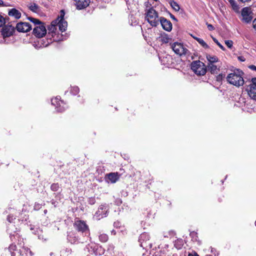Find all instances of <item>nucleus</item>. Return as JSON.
<instances>
[{
    "mask_svg": "<svg viewBox=\"0 0 256 256\" xmlns=\"http://www.w3.org/2000/svg\"><path fill=\"white\" fill-rule=\"evenodd\" d=\"M243 74L244 72L242 70H236L228 75L226 80L229 84L236 87L242 86L244 84Z\"/></svg>",
    "mask_w": 256,
    "mask_h": 256,
    "instance_id": "nucleus-1",
    "label": "nucleus"
},
{
    "mask_svg": "<svg viewBox=\"0 0 256 256\" xmlns=\"http://www.w3.org/2000/svg\"><path fill=\"white\" fill-rule=\"evenodd\" d=\"M28 20L35 25H36L34 28L33 30L34 34L36 36L40 38L46 35V30L44 24L38 20L31 17L28 18Z\"/></svg>",
    "mask_w": 256,
    "mask_h": 256,
    "instance_id": "nucleus-2",
    "label": "nucleus"
},
{
    "mask_svg": "<svg viewBox=\"0 0 256 256\" xmlns=\"http://www.w3.org/2000/svg\"><path fill=\"white\" fill-rule=\"evenodd\" d=\"M146 18L152 26H156L159 24L160 18L158 14L152 8L148 10Z\"/></svg>",
    "mask_w": 256,
    "mask_h": 256,
    "instance_id": "nucleus-3",
    "label": "nucleus"
},
{
    "mask_svg": "<svg viewBox=\"0 0 256 256\" xmlns=\"http://www.w3.org/2000/svg\"><path fill=\"white\" fill-rule=\"evenodd\" d=\"M191 68L198 76H204L206 72L205 64L200 60L194 61L191 64Z\"/></svg>",
    "mask_w": 256,
    "mask_h": 256,
    "instance_id": "nucleus-4",
    "label": "nucleus"
},
{
    "mask_svg": "<svg viewBox=\"0 0 256 256\" xmlns=\"http://www.w3.org/2000/svg\"><path fill=\"white\" fill-rule=\"evenodd\" d=\"M171 48L176 54L180 56L186 55L189 52L188 50L180 42H176L172 44Z\"/></svg>",
    "mask_w": 256,
    "mask_h": 256,
    "instance_id": "nucleus-5",
    "label": "nucleus"
},
{
    "mask_svg": "<svg viewBox=\"0 0 256 256\" xmlns=\"http://www.w3.org/2000/svg\"><path fill=\"white\" fill-rule=\"evenodd\" d=\"M138 242L140 243V246L146 250L151 248L152 246V243L150 240V236L147 233L142 234L140 236Z\"/></svg>",
    "mask_w": 256,
    "mask_h": 256,
    "instance_id": "nucleus-6",
    "label": "nucleus"
},
{
    "mask_svg": "<svg viewBox=\"0 0 256 256\" xmlns=\"http://www.w3.org/2000/svg\"><path fill=\"white\" fill-rule=\"evenodd\" d=\"M84 250L95 255H100L104 254V249L100 246L92 242L88 244L84 248Z\"/></svg>",
    "mask_w": 256,
    "mask_h": 256,
    "instance_id": "nucleus-7",
    "label": "nucleus"
},
{
    "mask_svg": "<svg viewBox=\"0 0 256 256\" xmlns=\"http://www.w3.org/2000/svg\"><path fill=\"white\" fill-rule=\"evenodd\" d=\"M51 102L52 104L55 106V108L58 112H62L68 107L66 104L60 100V98L59 96L52 98Z\"/></svg>",
    "mask_w": 256,
    "mask_h": 256,
    "instance_id": "nucleus-8",
    "label": "nucleus"
},
{
    "mask_svg": "<svg viewBox=\"0 0 256 256\" xmlns=\"http://www.w3.org/2000/svg\"><path fill=\"white\" fill-rule=\"evenodd\" d=\"M108 206L106 204H102L95 213L94 218L96 220H100L101 218L106 217L108 214Z\"/></svg>",
    "mask_w": 256,
    "mask_h": 256,
    "instance_id": "nucleus-9",
    "label": "nucleus"
},
{
    "mask_svg": "<svg viewBox=\"0 0 256 256\" xmlns=\"http://www.w3.org/2000/svg\"><path fill=\"white\" fill-rule=\"evenodd\" d=\"M65 13L64 10L60 12V16H58L56 19H58L57 22V26H58L59 30L62 32L66 31L68 24L67 22L64 20Z\"/></svg>",
    "mask_w": 256,
    "mask_h": 256,
    "instance_id": "nucleus-10",
    "label": "nucleus"
},
{
    "mask_svg": "<svg viewBox=\"0 0 256 256\" xmlns=\"http://www.w3.org/2000/svg\"><path fill=\"white\" fill-rule=\"evenodd\" d=\"M14 30V27L12 26L6 25L3 27L1 31L2 35V40L0 41V42H5V38L11 36Z\"/></svg>",
    "mask_w": 256,
    "mask_h": 256,
    "instance_id": "nucleus-11",
    "label": "nucleus"
},
{
    "mask_svg": "<svg viewBox=\"0 0 256 256\" xmlns=\"http://www.w3.org/2000/svg\"><path fill=\"white\" fill-rule=\"evenodd\" d=\"M248 92L252 98L256 100V78H252L250 84L248 88Z\"/></svg>",
    "mask_w": 256,
    "mask_h": 256,
    "instance_id": "nucleus-12",
    "label": "nucleus"
},
{
    "mask_svg": "<svg viewBox=\"0 0 256 256\" xmlns=\"http://www.w3.org/2000/svg\"><path fill=\"white\" fill-rule=\"evenodd\" d=\"M74 227L78 232H82L88 231V226L84 220H76L74 223Z\"/></svg>",
    "mask_w": 256,
    "mask_h": 256,
    "instance_id": "nucleus-13",
    "label": "nucleus"
},
{
    "mask_svg": "<svg viewBox=\"0 0 256 256\" xmlns=\"http://www.w3.org/2000/svg\"><path fill=\"white\" fill-rule=\"evenodd\" d=\"M251 12L250 8L248 7L244 8L242 10V20L246 23H250L252 17L250 16Z\"/></svg>",
    "mask_w": 256,
    "mask_h": 256,
    "instance_id": "nucleus-14",
    "label": "nucleus"
},
{
    "mask_svg": "<svg viewBox=\"0 0 256 256\" xmlns=\"http://www.w3.org/2000/svg\"><path fill=\"white\" fill-rule=\"evenodd\" d=\"M16 28L19 32H26L32 29V26L26 22H21L16 24Z\"/></svg>",
    "mask_w": 256,
    "mask_h": 256,
    "instance_id": "nucleus-15",
    "label": "nucleus"
},
{
    "mask_svg": "<svg viewBox=\"0 0 256 256\" xmlns=\"http://www.w3.org/2000/svg\"><path fill=\"white\" fill-rule=\"evenodd\" d=\"M162 28L166 31L170 32L172 30V22L164 17L160 18V21Z\"/></svg>",
    "mask_w": 256,
    "mask_h": 256,
    "instance_id": "nucleus-16",
    "label": "nucleus"
},
{
    "mask_svg": "<svg viewBox=\"0 0 256 256\" xmlns=\"http://www.w3.org/2000/svg\"><path fill=\"white\" fill-rule=\"evenodd\" d=\"M106 180L108 182L112 184L116 182L120 178V175L118 172H110L106 176Z\"/></svg>",
    "mask_w": 256,
    "mask_h": 256,
    "instance_id": "nucleus-17",
    "label": "nucleus"
},
{
    "mask_svg": "<svg viewBox=\"0 0 256 256\" xmlns=\"http://www.w3.org/2000/svg\"><path fill=\"white\" fill-rule=\"evenodd\" d=\"M76 6L78 9L82 10L86 8L90 4V0H75Z\"/></svg>",
    "mask_w": 256,
    "mask_h": 256,
    "instance_id": "nucleus-18",
    "label": "nucleus"
},
{
    "mask_svg": "<svg viewBox=\"0 0 256 256\" xmlns=\"http://www.w3.org/2000/svg\"><path fill=\"white\" fill-rule=\"evenodd\" d=\"M58 19H56L52 22L50 26H48V34L51 33L52 36L54 34H56V30L57 22Z\"/></svg>",
    "mask_w": 256,
    "mask_h": 256,
    "instance_id": "nucleus-19",
    "label": "nucleus"
},
{
    "mask_svg": "<svg viewBox=\"0 0 256 256\" xmlns=\"http://www.w3.org/2000/svg\"><path fill=\"white\" fill-rule=\"evenodd\" d=\"M220 66H218L214 64H208L207 68L212 74H217L220 70Z\"/></svg>",
    "mask_w": 256,
    "mask_h": 256,
    "instance_id": "nucleus-20",
    "label": "nucleus"
},
{
    "mask_svg": "<svg viewBox=\"0 0 256 256\" xmlns=\"http://www.w3.org/2000/svg\"><path fill=\"white\" fill-rule=\"evenodd\" d=\"M20 254L22 256H32L33 254L29 248L24 246L20 249Z\"/></svg>",
    "mask_w": 256,
    "mask_h": 256,
    "instance_id": "nucleus-21",
    "label": "nucleus"
},
{
    "mask_svg": "<svg viewBox=\"0 0 256 256\" xmlns=\"http://www.w3.org/2000/svg\"><path fill=\"white\" fill-rule=\"evenodd\" d=\"M29 9L32 12L38 14L42 12L40 7L36 3H31L28 6Z\"/></svg>",
    "mask_w": 256,
    "mask_h": 256,
    "instance_id": "nucleus-22",
    "label": "nucleus"
},
{
    "mask_svg": "<svg viewBox=\"0 0 256 256\" xmlns=\"http://www.w3.org/2000/svg\"><path fill=\"white\" fill-rule=\"evenodd\" d=\"M8 15L13 16L16 19H18L21 16V13L16 8H12L8 12Z\"/></svg>",
    "mask_w": 256,
    "mask_h": 256,
    "instance_id": "nucleus-23",
    "label": "nucleus"
},
{
    "mask_svg": "<svg viewBox=\"0 0 256 256\" xmlns=\"http://www.w3.org/2000/svg\"><path fill=\"white\" fill-rule=\"evenodd\" d=\"M206 58L208 61V64H215L218 61V58L215 56L207 54Z\"/></svg>",
    "mask_w": 256,
    "mask_h": 256,
    "instance_id": "nucleus-24",
    "label": "nucleus"
},
{
    "mask_svg": "<svg viewBox=\"0 0 256 256\" xmlns=\"http://www.w3.org/2000/svg\"><path fill=\"white\" fill-rule=\"evenodd\" d=\"M184 245V242L182 239H177L174 242V246L178 250L181 249Z\"/></svg>",
    "mask_w": 256,
    "mask_h": 256,
    "instance_id": "nucleus-25",
    "label": "nucleus"
},
{
    "mask_svg": "<svg viewBox=\"0 0 256 256\" xmlns=\"http://www.w3.org/2000/svg\"><path fill=\"white\" fill-rule=\"evenodd\" d=\"M169 3L170 6L174 10H176V12H178L180 10V7L178 4L175 1H174V0H170Z\"/></svg>",
    "mask_w": 256,
    "mask_h": 256,
    "instance_id": "nucleus-26",
    "label": "nucleus"
},
{
    "mask_svg": "<svg viewBox=\"0 0 256 256\" xmlns=\"http://www.w3.org/2000/svg\"><path fill=\"white\" fill-rule=\"evenodd\" d=\"M68 241L72 244H74L78 240V238L73 234H68Z\"/></svg>",
    "mask_w": 256,
    "mask_h": 256,
    "instance_id": "nucleus-27",
    "label": "nucleus"
},
{
    "mask_svg": "<svg viewBox=\"0 0 256 256\" xmlns=\"http://www.w3.org/2000/svg\"><path fill=\"white\" fill-rule=\"evenodd\" d=\"M196 41L204 48H208L209 46L206 44V42L202 38H196Z\"/></svg>",
    "mask_w": 256,
    "mask_h": 256,
    "instance_id": "nucleus-28",
    "label": "nucleus"
},
{
    "mask_svg": "<svg viewBox=\"0 0 256 256\" xmlns=\"http://www.w3.org/2000/svg\"><path fill=\"white\" fill-rule=\"evenodd\" d=\"M99 239L100 242H106L108 240V236L104 234H100L99 236Z\"/></svg>",
    "mask_w": 256,
    "mask_h": 256,
    "instance_id": "nucleus-29",
    "label": "nucleus"
},
{
    "mask_svg": "<svg viewBox=\"0 0 256 256\" xmlns=\"http://www.w3.org/2000/svg\"><path fill=\"white\" fill-rule=\"evenodd\" d=\"M16 244H12L10 246L9 248H8V250H10V252L11 253V255L12 256H15V254L14 252V251L16 250Z\"/></svg>",
    "mask_w": 256,
    "mask_h": 256,
    "instance_id": "nucleus-30",
    "label": "nucleus"
},
{
    "mask_svg": "<svg viewBox=\"0 0 256 256\" xmlns=\"http://www.w3.org/2000/svg\"><path fill=\"white\" fill-rule=\"evenodd\" d=\"M229 2H230V5L232 6V8L234 10L236 11V10H238L239 8H238V6L237 5L236 2L234 0H230Z\"/></svg>",
    "mask_w": 256,
    "mask_h": 256,
    "instance_id": "nucleus-31",
    "label": "nucleus"
},
{
    "mask_svg": "<svg viewBox=\"0 0 256 256\" xmlns=\"http://www.w3.org/2000/svg\"><path fill=\"white\" fill-rule=\"evenodd\" d=\"M60 188L59 184L58 183L52 184L50 186V189L54 192H56Z\"/></svg>",
    "mask_w": 256,
    "mask_h": 256,
    "instance_id": "nucleus-32",
    "label": "nucleus"
},
{
    "mask_svg": "<svg viewBox=\"0 0 256 256\" xmlns=\"http://www.w3.org/2000/svg\"><path fill=\"white\" fill-rule=\"evenodd\" d=\"M79 92V88L76 86H73L71 88V90H70V92L74 94V95H76V94H78Z\"/></svg>",
    "mask_w": 256,
    "mask_h": 256,
    "instance_id": "nucleus-33",
    "label": "nucleus"
},
{
    "mask_svg": "<svg viewBox=\"0 0 256 256\" xmlns=\"http://www.w3.org/2000/svg\"><path fill=\"white\" fill-rule=\"evenodd\" d=\"M225 77V74L222 73L216 76V80L218 82H222L223 78Z\"/></svg>",
    "mask_w": 256,
    "mask_h": 256,
    "instance_id": "nucleus-34",
    "label": "nucleus"
},
{
    "mask_svg": "<svg viewBox=\"0 0 256 256\" xmlns=\"http://www.w3.org/2000/svg\"><path fill=\"white\" fill-rule=\"evenodd\" d=\"M214 42L223 50L224 51L226 50V48H224V46L222 45L218 41L214 38H212Z\"/></svg>",
    "mask_w": 256,
    "mask_h": 256,
    "instance_id": "nucleus-35",
    "label": "nucleus"
},
{
    "mask_svg": "<svg viewBox=\"0 0 256 256\" xmlns=\"http://www.w3.org/2000/svg\"><path fill=\"white\" fill-rule=\"evenodd\" d=\"M225 44L229 48H232L233 46V42L231 40H225Z\"/></svg>",
    "mask_w": 256,
    "mask_h": 256,
    "instance_id": "nucleus-36",
    "label": "nucleus"
},
{
    "mask_svg": "<svg viewBox=\"0 0 256 256\" xmlns=\"http://www.w3.org/2000/svg\"><path fill=\"white\" fill-rule=\"evenodd\" d=\"M174 234H175V233L174 231L170 230V231H169L168 232V234H166V233L164 234V236L168 238V236H174Z\"/></svg>",
    "mask_w": 256,
    "mask_h": 256,
    "instance_id": "nucleus-37",
    "label": "nucleus"
},
{
    "mask_svg": "<svg viewBox=\"0 0 256 256\" xmlns=\"http://www.w3.org/2000/svg\"><path fill=\"white\" fill-rule=\"evenodd\" d=\"M5 24V19L0 14V27L2 26Z\"/></svg>",
    "mask_w": 256,
    "mask_h": 256,
    "instance_id": "nucleus-38",
    "label": "nucleus"
},
{
    "mask_svg": "<svg viewBox=\"0 0 256 256\" xmlns=\"http://www.w3.org/2000/svg\"><path fill=\"white\" fill-rule=\"evenodd\" d=\"M15 219V218H14V216L12 215H11V214H9L8 216V218H7V220L10 222H12V220Z\"/></svg>",
    "mask_w": 256,
    "mask_h": 256,
    "instance_id": "nucleus-39",
    "label": "nucleus"
},
{
    "mask_svg": "<svg viewBox=\"0 0 256 256\" xmlns=\"http://www.w3.org/2000/svg\"><path fill=\"white\" fill-rule=\"evenodd\" d=\"M170 38H168V36H164L162 38V41L164 43H168L169 42Z\"/></svg>",
    "mask_w": 256,
    "mask_h": 256,
    "instance_id": "nucleus-40",
    "label": "nucleus"
},
{
    "mask_svg": "<svg viewBox=\"0 0 256 256\" xmlns=\"http://www.w3.org/2000/svg\"><path fill=\"white\" fill-rule=\"evenodd\" d=\"M96 202V200L94 198H90L89 200H88V203L90 204H94Z\"/></svg>",
    "mask_w": 256,
    "mask_h": 256,
    "instance_id": "nucleus-41",
    "label": "nucleus"
},
{
    "mask_svg": "<svg viewBox=\"0 0 256 256\" xmlns=\"http://www.w3.org/2000/svg\"><path fill=\"white\" fill-rule=\"evenodd\" d=\"M211 252L213 254L212 256H218V253L214 248H212Z\"/></svg>",
    "mask_w": 256,
    "mask_h": 256,
    "instance_id": "nucleus-42",
    "label": "nucleus"
},
{
    "mask_svg": "<svg viewBox=\"0 0 256 256\" xmlns=\"http://www.w3.org/2000/svg\"><path fill=\"white\" fill-rule=\"evenodd\" d=\"M196 234H196V232H191V233L190 234V236L192 238H193V239H194V240H196V238H194V236H196V237H197V236H196Z\"/></svg>",
    "mask_w": 256,
    "mask_h": 256,
    "instance_id": "nucleus-43",
    "label": "nucleus"
},
{
    "mask_svg": "<svg viewBox=\"0 0 256 256\" xmlns=\"http://www.w3.org/2000/svg\"><path fill=\"white\" fill-rule=\"evenodd\" d=\"M248 68L252 70H254L256 72V66L254 65H250L248 66Z\"/></svg>",
    "mask_w": 256,
    "mask_h": 256,
    "instance_id": "nucleus-44",
    "label": "nucleus"
},
{
    "mask_svg": "<svg viewBox=\"0 0 256 256\" xmlns=\"http://www.w3.org/2000/svg\"><path fill=\"white\" fill-rule=\"evenodd\" d=\"M238 60L240 62H244L246 59L245 58L242 56H240L238 57Z\"/></svg>",
    "mask_w": 256,
    "mask_h": 256,
    "instance_id": "nucleus-45",
    "label": "nucleus"
},
{
    "mask_svg": "<svg viewBox=\"0 0 256 256\" xmlns=\"http://www.w3.org/2000/svg\"><path fill=\"white\" fill-rule=\"evenodd\" d=\"M252 25L253 28L256 30V18L253 20Z\"/></svg>",
    "mask_w": 256,
    "mask_h": 256,
    "instance_id": "nucleus-46",
    "label": "nucleus"
},
{
    "mask_svg": "<svg viewBox=\"0 0 256 256\" xmlns=\"http://www.w3.org/2000/svg\"><path fill=\"white\" fill-rule=\"evenodd\" d=\"M12 236H14V238H15L16 237V238L18 237V234H16V235H14V236H12V234H10V238L12 239V240H12Z\"/></svg>",
    "mask_w": 256,
    "mask_h": 256,
    "instance_id": "nucleus-47",
    "label": "nucleus"
},
{
    "mask_svg": "<svg viewBox=\"0 0 256 256\" xmlns=\"http://www.w3.org/2000/svg\"><path fill=\"white\" fill-rule=\"evenodd\" d=\"M208 27L210 30H214V27L212 24H208Z\"/></svg>",
    "mask_w": 256,
    "mask_h": 256,
    "instance_id": "nucleus-48",
    "label": "nucleus"
},
{
    "mask_svg": "<svg viewBox=\"0 0 256 256\" xmlns=\"http://www.w3.org/2000/svg\"><path fill=\"white\" fill-rule=\"evenodd\" d=\"M188 256H199L197 254L194 253V254H189Z\"/></svg>",
    "mask_w": 256,
    "mask_h": 256,
    "instance_id": "nucleus-49",
    "label": "nucleus"
},
{
    "mask_svg": "<svg viewBox=\"0 0 256 256\" xmlns=\"http://www.w3.org/2000/svg\"><path fill=\"white\" fill-rule=\"evenodd\" d=\"M170 17H171V18H172L173 20H176V18L174 17V15L171 14V15H170Z\"/></svg>",
    "mask_w": 256,
    "mask_h": 256,
    "instance_id": "nucleus-50",
    "label": "nucleus"
},
{
    "mask_svg": "<svg viewBox=\"0 0 256 256\" xmlns=\"http://www.w3.org/2000/svg\"><path fill=\"white\" fill-rule=\"evenodd\" d=\"M64 39H66V38H62L61 39H56V38H54V40H64Z\"/></svg>",
    "mask_w": 256,
    "mask_h": 256,
    "instance_id": "nucleus-51",
    "label": "nucleus"
},
{
    "mask_svg": "<svg viewBox=\"0 0 256 256\" xmlns=\"http://www.w3.org/2000/svg\"><path fill=\"white\" fill-rule=\"evenodd\" d=\"M191 36L194 39L196 40V38H198V37H196V36H192V34H191Z\"/></svg>",
    "mask_w": 256,
    "mask_h": 256,
    "instance_id": "nucleus-52",
    "label": "nucleus"
},
{
    "mask_svg": "<svg viewBox=\"0 0 256 256\" xmlns=\"http://www.w3.org/2000/svg\"><path fill=\"white\" fill-rule=\"evenodd\" d=\"M2 4H3L2 0H0V6L2 5Z\"/></svg>",
    "mask_w": 256,
    "mask_h": 256,
    "instance_id": "nucleus-53",
    "label": "nucleus"
},
{
    "mask_svg": "<svg viewBox=\"0 0 256 256\" xmlns=\"http://www.w3.org/2000/svg\"><path fill=\"white\" fill-rule=\"evenodd\" d=\"M206 256H212V255H211V254H207V255H206Z\"/></svg>",
    "mask_w": 256,
    "mask_h": 256,
    "instance_id": "nucleus-54",
    "label": "nucleus"
},
{
    "mask_svg": "<svg viewBox=\"0 0 256 256\" xmlns=\"http://www.w3.org/2000/svg\"><path fill=\"white\" fill-rule=\"evenodd\" d=\"M112 232L114 233V234H116V232L114 230L112 231Z\"/></svg>",
    "mask_w": 256,
    "mask_h": 256,
    "instance_id": "nucleus-55",
    "label": "nucleus"
},
{
    "mask_svg": "<svg viewBox=\"0 0 256 256\" xmlns=\"http://www.w3.org/2000/svg\"><path fill=\"white\" fill-rule=\"evenodd\" d=\"M5 212H6V214H8L7 211H6V212H4V213H5Z\"/></svg>",
    "mask_w": 256,
    "mask_h": 256,
    "instance_id": "nucleus-56",
    "label": "nucleus"
}]
</instances>
